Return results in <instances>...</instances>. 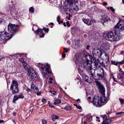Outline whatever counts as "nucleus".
I'll return each mask as SVG.
<instances>
[{
    "instance_id": "nucleus-1",
    "label": "nucleus",
    "mask_w": 124,
    "mask_h": 124,
    "mask_svg": "<svg viewBox=\"0 0 124 124\" xmlns=\"http://www.w3.org/2000/svg\"><path fill=\"white\" fill-rule=\"evenodd\" d=\"M86 58L84 60H82L78 64L79 67H81L86 70L87 72L89 75H91V76L95 79H100L102 78L104 76V70L103 69L101 68V70H100V72L101 73L97 74V75L98 76L99 78H98L96 76V75L93 74L92 73V66L91 64L89 63V60L87 59Z\"/></svg>"
},
{
    "instance_id": "nucleus-2",
    "label": "nucleus",
    "mask_w": 124,
    "mask_h": 124,
    "mask_svg": "<svg viewBox=\"0 0 124 124\" xmlns=\"http://www.w3.org/2000/svg\"><path fill=\"white\" fill-rule=\"evenodd\" d=\"M103 37L106 40L110 41H117L119 39V37L118 34L113 31L104 33Z\"/></svg>"
},
{
    "instance_id": "nucleus-3",
    "label": "nucleus",
    "mask_w": 124,
    "mask_h": 124,
    "mask_svg": "<svg viewBox=\"0 0 124 124\" xmlns=\"http://www.w3.org/2000/svg\"><path fill=\"white\" fill-rule=\"evenodd\" d=\"M78 1V0H66L65 5L67 8L77 12L79 10L78 6L75 4Z\"/></svg>"
},
{
    "instance_id": "nucleus-4",
    "label": "nucleus",
    "mask_w": 124,
    "mask_h": 124,
    "mask_svg": "<svg viewBox=\"0 0 124 124\" xmlns=\"http://www.w3.org/2000/svg\"><path fill=\"white\" fill-rule=\"evenodd\" d=\"M39 69L40 70L42 74L46 78H47L48 76V75L46 73H45V71L47 72L48 73H50L51 72L49 71L50 68V66L47 64L46 66H44L43 65L40 64H39Z\"/></svg>"
},
{
    "instance_id": "nucleus-5",
    "label": "nucleus",
    "mask_w": 124,
    "mask_h": 124,
    "mask_svg": "<svg viewBox=\"0 0 124 124\" xmlns=\"http://www.w3.org/2000/svg\"><path fill=\"white\" fill-rule=\"evenodd\" d=\"M12 93L14 94L19 92L18 84L17 82L15 80H13L10 88Z\"/></svg>"
},
{
    "instance_id": "nucleus-6",
    "label": "nucleus",
    "mask_w": 124,
    "mask_h": 124,
    "mask_svg": "<svg viewBox=\"0 0 124 124\" xmlns=\"http://www.w3.org/2000/svg\"><path fill=\"white\" fill-rule=\"evenodd\" d=\"M18 25L15 24L9 23L8 26V31L10 32L9 33H12V36L17 32V30L19 27Z\"/></svg>"
},
{
    "instance_id": "nucleus-7",
    "label": "nucleus",
    "mask_w": 124,
    "mask_h": 124,
    "mask_svg": "<svg viewBox=\"0 0 124 124\" xmlns=\"http://www.w3.org/2000/svg\"><path fill=\"white\" fill-rule=\"evenodd\" d=\"M12 34L8 33L5 31L0 32V39L3 40H8L12 37Z\"/></svg>"
},
{
    "instance_id": "nucleus-8",
    "label": "nucleus",
    "mask_w": 124,
    "mask_h": 124,
    "mask_svg": "<svg viewBox=\"0 0 124 124\" xmlns=\"http://www.w3.org/2000/svg\"><path fill=\"white\" fill-rule=\"evenodd\" d=\"M27 74L30 76V78L32 80H36L39 77L38 74L34 72L33 69L31 68L28 70Z\"/></svg>"
},
{
    "instance_id": "nucleus-9",
    "label": "nucleus",
    "mask_w": 124,
    "mask_h": 124,
    "mask_svg": "<svg viewBox=\"0 0 124 124\" xmlns=\"http://www.w3.org/2000/svg\"><path fill=\"white\" fill-rule=\"evenodd\" d=\"M91 102L92 103L94 106L97 107H99L102 106V103L100 98L97 96H94L92 99V101H91Z\"/></svg>"
},
{
    "instance_id": "nucleus-10",
    "label": "nucleus",
    "mask_w": 124,
    "mask_h": 124,
    "mask_svg": "<svg viewBox=\"0 0 124 124\" xmlns=\"http://www.w3.org/2000/svg\"><path fill=\"white\" fill-rule=\"evenodd\" d=\"M102 50L99 49L95 48L93 49L92 51V53L94 57L97 58L100 57L103 54Z\"/></svg>"
},
{
    "instance_id": "nucleus-11",
    "label": "nucleus",
    "mask_w": 124,
    "mask_h": 124,
    "mask_svg": "<svg viewBox=\"0 0 124 124\" xmlns=\"http://www.w3.org/2000/svg\"><path fill=\"white\" fill-rule=\"evenodd\" d=\"M97 86L99 89L100 92L102 95H104L105 92V89L103 85L100 82L95 81Z\"/></svg>"
},
{
    "instance_id": "nucleus-12",
    "label": "nucleus",
    "mask_w": 124,
    "mask_h": 124,
    "mask_svg": "<svg viewBox=\"0 0 124 124\" xmlns=\"http://www.w3.org/2000/svg\"><path fill=\"white\" fill-rule=\"evenodd\" d=\"M115 26L120 30H124V20H119Z\"/></svg>"
},
{
    "instance_id": "nucleus-13",
    "label": "nucleus",
    "mask_w": 124,
    "mask_h": 124,
    "mask_svg": "<svg viewBox=\"0 0 124 124\" xmlns=\"http://www.w3.org/2000/svg\"><path fill=\"white\" fill-rule=\"evenodd\" d=\"M100 19V22L103 23L108 21L109 18L106 15L104 14L101 16Z\"/></svg>"
},
{
    "instance_id": "nucleus-14",
    "label": "nucleus",
    "mask_w": 124,
    "mask_h": 124,
    "mask_svg": "<svg viewBox=\"0 0 124 124\" xmlns=\"http://www.w3.org/2000/svg\"><path fill=\"white\" fill-rule=\"evenodd\" d=\"M102 58L103 60L105 62H108L109 60V56L106 53H103L102 55L100 57Z\"/></svg>"
},
{
    "instance_id": "nucleus-15",
    "label": "nucleus",
    "mask_w": 124,
    "mask_h": 124,
    "mask_svg": "<svg viewBox=\"0 0 124 124\" xmlns=\"http://www.w3.org/2000/svg\"><path fill=\"white\" fill-rule=\"evenodd\" d=\"M43 30H44L45 31V32L47 33H48L49 31V29H48L44 28H43V30L40 29L37 30L35 32V34H40L42 33Z\"/></svg>"
},
{
    "instance_id": "nucleus-16",
    "label": "nucleus",
    "mask_w": 124,
    "mask_h": 124,
    "mask_svg": "<svg viewBox=\"0 0 124 124\" xmlns=\"http://www.w3.org/2000/svg\"><path fill=\"white\" fill-rule=\"evenodd\" d=\"M82 20L85 23L88 25H90L92 24V22L91 21V20L89 19L83 18L82 19Z\"/></svg>"
},
{
    "instance_id": "nucleus-17",
    "label": "nucleus",
    "mask_w": 124,
    "mask_h": 124,
    "mask_svg": "<svg viewBox=\"0 0 124 124\" xmlns=\"http://www.w3.org/2000/svg\"><path fill=\"white\" fill-rule=\"evenodd\" d=\"M31 91L33 92L36 93L38 92L39 90L38 88L35 86L33 84L31 85Z\"/></svg>"
},
{
    "instance_id": "nucleus-18",
    "label": "nucleus",
    "mask_w": 124,
    "mask_h": 124,
    "mask_svg": "<svg viewBox=\"0 0 124 124\" xmlns=\"http://www.w3.org/2000/svg\"><path fill=\"white\" fill-rule=\"evenodd\" d=\"M103 95L100 98V100L101 103L102 102H107V98L104 95Z\"/></svg>"
},
{
    "instance_id": "nucleus-19",
    "label": "nucleus",
    "mask_w": 124,
    "mask_h": 124,
    "mask_svg": "<svg viewBox=\"0 0 124 124\" xmlns=\"http://www.w3.org/2000/svg\"><path fill=\"white\" fill-rule=\"evenodd\" d=\"M22 65L24 68H26V70H28L30 68H30L29 65H28V64L25 63V62L22 63Z\"/></svg>"
},
{
    "instance_id": "nucleus-20",
    "label": "nucleus",
    "mask_w": 124,
    "mask_h": 124,
    "mask_svg": "<svg viewBox=\"0 0 124 124\" xmlns=\"http://www.w3.org/2000/svg\"><path fill=\"white\" fill-rule=\"evenodd\" d=\"M111 121L110 119L106 118L105 120H103L102 123V124H108L111 122Z\"/></svg>"
},
{
    "instance_id": "nucleus-21",
    "label": "nucleus",
    "mask_w": 124,
    "mask_h": 124,
    "mask_svg": "<svg viewBox=\"0 0 124 124\" xmlns=\"http://www.w3.org/2000/svg\"><path fill=\"white\" fill-rule=\"evenodd\" d=\"M110 44L108 43H105L103 46L105 50H107L108 49L110 46Z\"/></svg>"
},
{
    "instance_id": "nucleus-22",
    "label": "nucleus",
    "mask_w": 124,
    "mask_h": 124,
    "mask_svg": "<svg viewBox=\"0 0 124 124\" xmlns=\"http://www.w3.org/2000/svg\"><path fill=\"white\" fill-rule=\"evenodd\" d=\"M52 120L53 121H54L56 119H58L59 118V117L56 116L55 115H51V116Z\"/></svg>"
},
{
    "instance_id": "nucleus-23",
    "label": "nucleus",
    "mask_w": 124,
    "mask_h": 124,
    "mask_svg": "<svg viewBox=\"0 0 124 124\" xmlns=\"http://www.w3.org/2000/svg\"><path fill=\"white\" fill-rule=\"evenodd\" d=\"M109 62H102L101 63V64L102 66L104 67H106L108 65Z\"/></svg>"
},
{
    "instance_id": "nucleus-24",
    "label": "nucleus",
    "mask_w": 124,
    "mask_h": 124,
    "mask_svg": "<svg viewBox=\"0 0 124 124\" xmlns=\"http://www.w3.org/2000/svg\"><path fill=\"white\" fill-rule=\"evenodd\" d=\"M19 98L18 97V96L17 95H15L14 96V98L13 99V103H15V101L18 100Z\"/></svg>"
},
{
    "instance_id": "nucleus-25",
    "label": "nucleus",
    "mask_w": 124,
    "mask_h": 124,
    "mask_svg": "<svg viewBox=\"0 0 124 124\" xmlns=\"http://www.w3.org/2000/svg\"><path fill=\"white\" fill-rule=\"evenodd\" d=\"M61 102V101L59 99H57L55 100L54 103V104L56 105V104H60Z\"/></svg>"
},
{
    "instance_id": "nucleus-26",
    "label": "nucleus",
    "mask_w": 124,
    "mask_h": 124,
    "mask_svg": "<svg viewBox=\"0 0 124 124\" xmlns=\"http://www.w3.org/2000/svg\"><path fill=\"white\" fill-rule=\"evenodd\" d=\"M83 78L84 79L85 81H87L88 82H89L88 80V77L85 75H83Z\"/></svg>"
},
{
    "instance_id": "nucleus-27",
    "label": "nucleus",
    "mask_w": 124,
    "mask_h": 124,
    "mask_svg": "<svg viewBox=\"0 0 124 124\" xmlns=\"http://www.w3.org/2000/svg\"><path fill=\"white\" fill-rule=\"evenodd\" d=\"M87 57H89L90 58L92 62H94L95 61L94 59L92 57V55H89Z\"/></svg>"
},
{
    "instance_id": "nucleus-28",
    "label": "nucleus",
    "mask_w": 124,
    "mask_h": 124,
    "mask_svg": "<svg viewBox=\"0 0 124 124\" xmlns=\"http://www.w3.org/2000/svg\"><path fill=\"white\" fill-rule=\"evenodd\" d=\"M29 11L31 13H33L34 12V9L32 7H30L29 9Z\"/></svg>"
},
{
    "instance_id": "nucleus-29",
    "label": "nucleus",
    "mask_w": 124,
    "mask_h": 124,
    "mask_svg": "<svg viewBox=\"0 0 124 124\" xmlns=\"http://www.w3.org/2000/svg\"><path fill=\"white\" fill-rule=\"evenodd\" d=\"M64 109L66 111H68L71 109V107L70 106H67L64 108Z\"/></svg>"
},
{
    "instance_id": "nucleus-30",
    "label": "nucleus",
    "mask_w": 124,
    "mask_h": 124,
    "mask_svg": "<svg viewBox=\"0 0 124 124\" xmlns=\"http://www.w3.org/2000/svg\"><path fill=\"white\" fill-rule=\"evenodd\" d=\"M18 98H23L24 97L23 94L22 93H20L18 95Z\"/></svg>"
},
{
    "instance_id": "nucleus-31",
    "label": "nucleus",
    "mask_w": 124,
    "mask_h": 124,
    "mask_svg": "<svg viewBox=\"0 0 124 124\" xmlns=\"http://www.w3.org/2000/svg\"><path fill=\"white\" fill-rule=\"evenodd\" d=\"M110 8V9L113 13H114L115 11V10L112 7H110L109 8V7L108 8V9H109Z\"/></svg>"
},
{
    "instance_id": "nucleus-32",
    "label": "nucleus",
    "mask_w": 124,
    "mask_h": 124,
    "mask_svg": "<svg viewBox=\"0 0 124 124\" xmlns=\"http://www.w3.org/2000/svg\"><path fill=\"white\" fill-rule=\"evenodd\" d=\"M111 63L116 66H117L118 65V63H117V62H116L115 61H111Z\"/></svg>"
},
{
    "instance_id": "nucleus-33",
    "label": "nucleus",
    "mask_w": 124,
    "mask_h": 124,
    "mask_svg": "<svg viewBox=\"0 0 124 124\" xmlns=\"http://www.w3.org/2000/svg\"><path fill=\"white\" fill-rule=\"evenodd\" d=\"M77 79L79 80L77 82L78 84H80V85L82 83V81L81 79L80 78H77Z\"/></svg>"
},
{
    "instance_id": "nucleus-34",
    "label": "nucleus",
    "mask_w": 124,
    "mask_h": 124,
    "mask_svg": "<svg viewBox=\"0 0 124 124\" xmlns=\"http://www.w3.org/2000/svg\"><path fill=\"white\" fill-rule=\"evenodd\" d=\"M123 77V76L119 74L117 76V78L119 79H122Z\"/></svg>"
},
{
    "instance_id": "nucleus-35",
    "label": "nucleus",
    "mask_w": 124,
    "mask_h": 124,
    "mask_svg": "<svg viewBox=\"0 0 124 124\" xmlns=\"http://www.w3.org/2000/svg\"><path fill=\"white\" fill-rule=\"evenodd\" d=\"M19 61L20 62L22 63L24 62V60L23 58H21L19 59Z\"/></svg>"
},
{
    "instance_id": "nucleus-36",
    "label": "nucleus",
    "mask_w": 124,
    "mask_h": 124,
    "mask_svg": "<svg viewBox=\"0 0 124 124\" xmlns=\"http://www.w3.org/2000/svg\"><path fill=\"white\" fill-rule=\"evenodd\" d=\"M60 16H58L57 17V21L58 22V23H59V24H60Z\"/></svg>"
},
{
    "instance_id": "nucleus-37",
    "label": "nucleus",
    "mask_w": 124,
    "mask_h": 124,
    "mask_svg": "<svg viewBox=\"0 0 124 124\" xmlns=\"http://www.w3.org/2000/svg\"><path fill=\"white\" fill-rule=\"evenodd\" d=\"M119 100L120 102L122 104H123L124 103V100L120 98H119Z\"/></svg>"
},
{
    "instance_id": "nucleus-38",
    "label": "nucleus",
    "mask_w": 124,
    "mask_h": 124,
    "mask_svg": "<svg viewBox=\"0 0 124 124\" xmlns=\"http://www.w3.org/2000/svg\"><path fill=\"white\" fill-rule=\"evenodd\" d=\"M118 64H124V60H122L121 61L117 62Z\"/></svg>"
},
{
    "instance_id": "nucleus-39",
    "label": "nucleus",
    "mask_w": 124,
    "mask_h": 124,
    "mask_svg": "<svg viewBox=\"0 0 124 124\" xmlns=\"http://www.w3.org/2000/svg\"><path fill=\"white\" fill-rule=\"evenodd\" d=\"M42 124H46V121L44 119H43L42 120Z\"/></svg>"
},
{
    "instance_id": "nucleus-40",
    "label": "nucleus",
    "mask_w": 124,
    "mask_h": 124,
    "mask_svg": "<svg viewBox=\"0 0 124 124\" xmlns=\"http://www.w3.org/2000/svg\"><path fill=\"white\" fill-rule=\"evenodd\" d=\"M64 51L63 52H64L67 53L68 51V49H66V48L64 47L63 48Z\"/></svg>"
},
{
    "instance_id": "nucleus-41",
    "label": "nucleus",
    "mask_w": 124,
    "mask_h": 124,
    "mask_svg": "<svg viewBox=\"0 0 124 124\" xmlns=\"http://www.w3.org/2000/svg\"><path fill=\"white\" fill-rule=\"evenodd\" d=\"M91 98L90 97H88L87 98V100L89 102H90L91 101H90V100L91 99Z\"/></svg>"
},
{
    "instance_id": "nucleus-42",
    "label": "nucleus",
    "mask_w": 124,
    "mask_h": 124,
    "mask_svg": "<svg viewBox=\"0 0 124 124\" xmlns=\"http://www.w3.org/2000/svg\"><path fill=\"white\" fill-rule=\"evenodd\" d=\"M122 113H124V112H117L116 113V115H118L119 114H121Z\"/></svg>"
},
{
    "instance_id": "nucleus-43",
    "label": "nucleus",
    "mask_w": 124,
    "mask_h": 124,
    "mask_svg": "<svg viewBox=\"0 0 124 124\" xmlns=\"http://www.w3.org/2000/svg\"><path fill=\"white\" fill-rule=\"evenodd\" d=\"M44 35H45L44 33H42V35L40 36H39V37L40 38H42L44 37Z\"/></svg>"
},
{
    "instance_id": "nucleus-44",
    "label": "nucleus",
    "mask_w": 124,
    "mask_h": 124,
    "mask_svg": "<svg viewBox=\"0 0 124 124\" xmlns=\"http://www.w3.org/2000/svg\"><path fill=\"white\" fill-rule=\"evenodd\" d=\"M66 23L68 27H70V24L69 23V21H68L66 22Z\"/></svg>"
},
{
    "instance_id": "nucleus-45",
    "label": "nucleus",
    "mask_w": 124,
    "mask_h": 124,
    "mask_svg": "<svg viewBox=\"0 0 124 124\" xmlns=\"http://www.w3.org/2000/svg\"><path fill=\"white\" fill-rule=\"evenodd\" d=\"M42 101L43 102H46V99L45 98H43L42 100Z\"/></svg>"
},
{
    "instance_id": "nucleus-46",
    "label": "nucleus",
    "mask_w": 124,
    "mask_h": 124,
    "mask_svg": "<svg viewBox=\"0 0 124 124\" xmlns=\"http://www.w3.org/2000/svg\"><path fill=\"white\" fill-rule=\"evenodd\" d=\"M66 55L65 53H63L62 55V57L63 58H64L65 57Z\"/></svg>"
},
{
    "instance_id": "nucleus-47",
    "label": "nucleus",
    "mask_w": 124,
    "mask_h": 124,
    "mask_svg": "<svg viewBox=\"0 0 124 124\" xmlns=\"http://www.w3.org/2000/svg\"><path fill=\"white\" fill-rule=\"evenodd\" d=\"M91 21L92 22V23H95L96 22V21L95 19H93L91 20Z\"/></svg>"
},
{
    "instance_id": "nucleus-48",
    "label": "nucleus",
    "mask_w": 124,
    "mask_h": 124,
    "mask_svg": "<svg viewBox=\"0 0 124 124\" xmlns=\"http://www.w3.org/2000/svg\"><path fill=\"white\" fill-rule=\"evenodd\" d=\"M77 108L79 109H81L82 108L81 106H78V107H77Z\"/></svg>"
},
{
    "instance_id": "nucleus-49",
    "label": "nucleus",
    "mask_w": 124,
    "mask_h": 124,
    "mask_svg": "<svg viewBox=\"0 0 124 124\" xmlns=\"http://www.w3.org/2000/svg\"><path fill=\"white\" fill-rule=\"evenodd\" d=\"M41 94V93L40 92H38L37 93V95L39 96Z\"/></svg>"
},
{
    "instance_id": "nucleus-50",
    "label": "nucleus",
    "mask_w": 124,
    "mask_h": 124,
    "mask_svg": "<svg viewBox=\"0 0 124 124\" xmlns=\"http://www.w3.org/2000/svg\"><path fill=\"white\" fill-rule=\"evenodd\" d=\"M107 3L106 2H104L103 3V5L105 6H106L107 5Z\"/></svg>"
},
{
    "instance_id": "nucleus-51",
    "label": "nucleus",
    "mask_w": 124,
    "mask_h": 124,
    "mask_svg": "<svg viewBox=\"0 0 124 124\" xmlns=\"http://www.w3.org/2000/svg\"><path fill=\"white\" fill-rule=\"evenodd\" d=\"M90 46L89 45H88L87 46V47L86 48V49L87 50L89 49V47Z\"/></svg>"
},
{
    "instance_id": "nucleus-52",
    "label": "nucleus",
    "mask_w": 124,
    "mask_h": 124,
    "mask_svg": "<svg viewBox=\"0 0 124 124\" xmlns=\"http://www.w3.org/2000/svg\"><path fill=\"white\" fill-rule=\"evenodd\" d=\"M77 102H79V103L81 102V101L79 99H78L77 100Z\"/></svg>"
},
{
    "instance_id": "nucleus-53",
    "label": "nucleus",
    "mask_w": 124,
    "mask_h": 124,
    "mask_svg": "<svg viewBox=\"0 0 124 124\" xmlns=\"http://www.w3.org/2000/svg\"><path fill=\"white\" fill-rule=\"evenodd\" d=\"M113 80H114L116 82H117V81L115 80V78H114V76H113Z\"/></svg>"
},
{
    "instance_id": "nucleus-54",
    "label": "nucleus",
    "mask_w": 124,
    "mask_h": 124,
    "mask_svg": "<svg viewBox=\"0 0 124 124\" xmlns=\"http://www.w3.org/2000/svg\"><path fill=\"white\" fill-rule=\"evenodd\" d=\"M52 81H48V83L50 84H51L52 83Z\"/></svg>"
},
{
    "instance_id": "nucleus-55",
    "label": "nucleus",
    "mask_w": 124,
    "mask_h": 124,
    "mask_svg": "<svg viewBox=\"0 0 124 124\" xmlns=\"http://www.w3.org/2000/svg\"><path fill=\"white\" fill-rule=\"evenodd\" d=\"M4 121L3 120H0V123H3Z\"/></svg>"
},
{
    "instance_id": "nucleus-56",
    "label": "nucleus",
    "mask_w": 124,
    "mask_h": 124,
    "mask_svg": "<svg viewBox=\"0 0 124 124\" xmlns=\"http://www.w3.org/2000/svg\"><path fill=\"white\" fill-rule=\"evenodd\" d=\"M13 114L14 116H15L16 115V113L14 112L13 113Z\"/></svg>"
},
{
    "instance_id": "nucleus-57",
    "label": "nucleus",
    "mask_w": 124,
    "mask_h": 124,
    "mask_svg": "<svg viewBox=\"0 0 124 124\" xmlns=\"http://www.w3.org/2000/svg\"><path fill=\"white\" fill-rule=\"evenodd\" d=\"M63 25L64 26H66V24L65 23V22H64V23H63Z\"/></svg>"
},
{
    "instance_id": "nucleus-58",
    "label": "nucleus",
    "mask_w": 124,
    "mask_h": 124,
    "mask_svg": "<svg viewBox=\"0 0 124 124\" xmlns=\"http://www.w3.org/2000/svg\"><path fill=\"white\" fill-rule=\"evenodd\" d=\"M53 94L54 95L56 93V92L54 91H53Z\"/></svg>"
},
{
    "instance_id": "nucleus-59",
    "label": "nucleus",
    "mask_w": 124,
    "mask_h": 124,
    "mask_svg": "<svg viewBox=\"0 0 124 124\" xmlns=\"http://www.w3.org/2000/svg\"><path fill=\"white\" fill-rule=\"evenodd\" d=\"M119 71H121V72H122V71H122V69L121 68H119Z\"/></svg>"
},
{
    "instance_id": "nucleus-60",
    "label": "nucleus",
    "mask_w": 124,
    "mask_h": 124,
    "mask_svg": "<svg viewBox=\"0 0 124 124\" xmlns=\"http://www.w3.org/2000/svg\"><path fill=\"white\" fill-rule=\"evenodd\" d=\"M49 79L50 80V81H51L52 80H53V79L52 78L50 77L49 78Z\"/></svg>"
},
{
    "instance_id": "nucleus-61",
    "label": "nucleus",
    "mask_w": 124,
    "mask_h": 124,
    "mask_svg": "<svg viewBox=\"0 0 124 124\" xmlns=\"http://www.w3.org/2000/svg\"><path fill=\"white\" fill-rule=\"evenodd\" d=\"M30 91V89H28L27 90V91L28 93Z\"/></svg>"
},
{
    "instance_id": "nucleus-62",
    "label": "nucleus",
    "mask_w": 124,
    "mask_h": 124,
    "mask_svg": "<svg viewBox=\"0 0 124 124\" xmlns=\"http://www.w3.org/2000/svg\"><path fill=\"white\" fill-rule=\"evenodd\" d=\"M49 106H50V102L48 101V102Z\"/></svg>"
},
{
    "instance_id": "nucleus-63",
    "label": "nucleus",
    "mask_w": 124,
    "mask_h": 124,
    "mask_svg": "<svg viewBox=\"0 0 124 124\" xmlns=\"http://www.w3.org/2000/svg\"><path fill=\"white\" fill-rule=\"evenodd\" d=\"M12 121H13V122H14L15 124L16 123H15V120H14V119H12Z\"/></svg>"
},
{
    "instance_id": "nucleus-64",
    "label": "nucleus",
    "mask_w": 124,
    "mask_h": 124,
    "mask_svg": "<svg viewBox=\"0 0 124 124\" xmlns=\"http://www.w3.org/2000/svg\"><path fill=\"white\" fill-rule=\"evenodd\" d=\"M122 74L124 76V71H122Z\"/></svg>"
}]
</instances>
